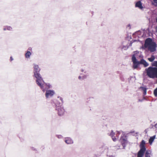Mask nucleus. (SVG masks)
Listing matches in <instances>:
<instances>
[{"instance_id": "12", "label": "nucleus", "mask_w": 157, "mask_h": 157, "mask_svg": "<svg viewBox=\"0 0 157 157\" xmlns=\"http://www.w3.org/2000/svg\"><path fill=\"white\" fill-rule=\"evenodd\" d=\"M115 134L112 131L110 134L109 135V136H111L112 138V140L114 141H116L117 139L113 135Z\"/></svg>"}, {"instance_id": "16", "label": "nucleus", "mask_w": 157, "mask_h": 157, "mask_svg": "<svg viewBox=\"0 0 157 157\" xmlns=\"http://www.w3.org/2000/svg\"><path fill=\"white\" fill-rule=\"evenodd\" d=\"M140 89L143 91V94L144 95H145L146 94V89L145 88L141 87L140 88Z\"/></svg>"}, {"instance_id": "29", "label": "nucleus", "mask_w": 157, "mask_h": 157, "mask_svg": "<svg viewBox=\"0 0 157 157\" xmlns=\"http://www.w3.org/2000/svg\"><path fill=\"white\" fill-rule=\"evenodd\" d=\"M4 30H6V28H4Z\"/></svg>"}, {"instance_id": "10", "label": "nucleus", "mask_w": 157, "mask_h": 157, "mask_svg": "<svg viewBox=\"0 0 157 157\" xmlns=\"http://www.w3.org/2000/svg\"><path fill=\"white\" fill-rule=\"evenodd\" d=\"M136 7H138L141 9L143 8V7L142 6V4L140 1H139L136 3Z\"/></svg>"}, {"instance_id": "31", "label": "nucleus", "mask_w": 157, "mask_h": 157, "mask_svg": "<svg viewBox=\"0 0 157 157\" xmlns=\"http://www.w3.org/2000/svg\"><path fill=\"white\" fill-rule=\"evenodd\" d=\"M156 21H157V18H156Z\"/></svg>"}, {"instance_id": "14", "label": "nucleus", "mask_w": 157, "mask_h": 157, "mask_svg": "<svg viewBox=\"0 0 157 157\" xmlns=\"http://www.w3.org/2000/svg\"><path fill=\"white\" fill-rule=\"evenodd\" d=\"M151 152L150 151H147L145 153V157H150Z\"/></svg>"}, {"instance_id": "11", "label": "nucleus", "mask_w": 157, "mask_h": 157, "mask_svg": "<svg viewBox=\"0 0 157 157\" xmlns=\"http://www.w3.org/2000/svg\"><path fill=\"white\" fill-rule=\"evenodd\" d=\"M140 64H142L144 65L145 67H147L148 66V64L146 62V61L143 59H142L140 62Z\"/></svg>"}, {"instance_id": "17", "label": "nucleus", "mask_w": 157, "mask_h": 157, "mask_svg": "<svg viewBox=\"0 0 157 157\" xmlns=\"http://www.w3.org/2000/svg\"><path fill=\"white\" fill-rule=\"evenodd\" d=\"M155 57L153 56H152L150 58H148V59L150 62H152L155 59Z\"/></svg>"}, {"instance_id": "4", "label": "nucleus", "mask_w": 157, "mask_h": 157, "mask_svg": "<svg viewBox=\"0 0 157 157\" xmlns=\"http://www.w3.org/2000/svg\"><path fill=\"white\" fill-rule=\"evenodd\" d=\"M139 53V52L136 51L134 52V54L133 55L132 57V60L133 63V68L134 69L136 68L138 65L140 63V62L137 61L136 58H138V54Z\"/></svg>"}, {"instance_id": "8", "label": "nucleus", "mask_w": 157, "mask_h": 157, "mask_svg": "<svg viewBox=\"0 0 157 157\" xmlns=\"http://www.w3.org/2000/svg\"><path fill=\"white\" fill-rule=\"evenodd\" d=\"M54 94L53 90H48L46 92L45 96L46 98H48L52 96Z\"/></svg>"}, {"instance_id": "5", "label": "nucleus", "mask_w": 157, "mask_h": 157, "mask_svg": "<svg viewBox=\"0 0 157 157\" xmlns=\"http://www.w3.org/2000/svg\"><path fill=\"white\" fill-rule=\"evenodd\" d=\"M120 141L122 144V146L125 147V144L127 143V138L125 135L123 133L120 139Z\"/></svg>"}, {"instance_id": "7", "label": "nucleus", "mask_w": 157, "mask_h": 157, "mask_svg": "<svg viewBox=\"0 0 157 157\" xmlns=\"http://www.w3.org/2000/svg\"><path fill=\"white\" fill-rule=\"evenodd\" d=\"M146 151V148H141L137 154V157H142Z\"/></svg>"}, {"instance_id": "6", "label": "nucleus", "mask_w": 157, "mask_h": 157, "mask_svg": "<svg viewBox=\"0 0 157 157\" xmlns=\"http://www.w3.org/2000/svg\"><path fill=\"white\" fill-rule=\"evenodd\" d=\"M56 109L58 110V115L60 116L63 115L64 113V110L61 106H59L56 105Z\"/></svg>"}, {"instance_id": "28", "label": "nucleus", "mask_w": 157, "mask_h": 157, "mask_svg": "<svg viewBox=\"0 0 157 157\" xmlns=\"http://www.w3.org/2000/svg\"><path fill=\"white\" fill-rule=\"evenodd\" d=\"M117 132L119 133V134H120L121 133V132Z\"/></svg>"}, {"instance_id": "2", "label": "nucleus", "mask_w": 157, "mask_h": 157, "mask_svg": "<svg viewBox=\"0 0 157 157\" xmlns=\"http://www.w3.org/2000/svg\"><path fill=\"white\" fill-rule=\"evenodd\" d=\"M144 46L146 48H147L151 52H153L155 50L156 44L150 38L146 39Z\"/></svg>"}, {"instance_id": "30", "label": "nucleus", "mask_w": 157, "mask_h": 157, "mask_svg": "<svg viewBox=\"0 0 157 157\" xmlns=\"http://www.w3.org/2000/svg\"><path fill=\"white\" fill-rule=\"evenodd\" d=\"M60 99L61 100V101H62V99L61 98H60Z\"/></svg>"}, {"instance_id": "27", "label": "nucleus", "mask_w": 157, "mask_h": 157, "mask_svg": "<svg viewBox=\"0 0 157 157\" xmlns=\"http://www.w3.org/2000/svg\"><path fill=\"white\" fill-rule=\"evenodd\" d=\"M156 31L157 32V26L156 28Z\"/></svg>"}, {"instance_id": "25", "label": "nucleus", "mask_w": 157, "mask_h": 157, "mask_svg": "<svg viewBox=\"0 0 157 157\" xmlns=\"http://www.w3.org/2000/svg\"><path fill=\"white\" fill-rule=\"evenodd\" d=\"M13 60V59H12V57H10V60H11V61H12V60Z\"/></svg>"}, {"instance_id": "24", "label": "nucleus", "mask_w": 157, "mask_h": 157, "mask_svg": "<svg viewBox=\"0 0 157 157\" xmlns=\"http://www.w3.org/2000/svg\"><path fill=\"white\" fill-rule=\"evenodd\" d=\"M153 0L155 3H156V4L157 3V0Z\"/></svg>"}, {"instance_id": "26", "label": "nucleus", "mask_w": 157, "mask_h": 157, "mask_svg": "<svg viewBox=\"0 0 157 157\" xmlns=\"http://www.w3.org/2000/svg\"><path fill=\"white\" fill-rule=\"evenodd\" d=\"M29 50H31L32 49V48H29Z\"/></svg>"}, {"instance_id": "23", "label": "nucleus", "mask_w": 157, "mask_h": 157, "mask_svg": "<svg viewBox=\"0 0 157 157\" xmlns=\"http://www.w3.org/2000/svg\"><path fill=\"white\" fill-rule=\"evenodd\" d=\"M57 136L59 138H61L62 137V136L61 135H58Z\"/></svg>"}, {"instance_id": "19", "label": "nucleus", "mask_w": 157, "mask_h": 157, "mask_svg": "<svg viewBox=\"0 0 157 157\" xmlns=\"http://www.w3.org/2000/svg\"><path fill=\"white\" fill-rule=\"evenodd\" d=\"M154 93L155 95L157 97V88L155 90Z\"/></svg>"}, {"instance_id": "9", "label": "nucleus", "mask_w": 157, "mask_h": 157, "mask_svg": "<svg viewBox=\"0 0 157 157\" xmlns=\"http://www.w3.org/2000/svg\"><path fill=\"white\" fill-rule=\"evenodd\" d=\"M65 142L67 144H71L73 143L72 140L69 137H67L65 138Z\"/></svg>"}, {"instance_id": "13", "label": "nucleus", "mask_w": 157, "mask_h": 157, "mask_svg": "<svg viewBox=\"0 0 157 157\" xmlns=\"http://www.w3.org/2000/svg\"><path fill=\"white\" fill-rule=\"evenodd\" d=\"M155 137V136H154L152 137H151L149 140V143L151 145L152 143V142L154 140Z\"/></svg>"}, {"instance_id": "15", "label": "nucleus", "mask_w": 157, "mask_h": 157, "mask_svg": "<svg viewBox=\"0 0 157 157\" xmlns=\"http://www.w3.org/2000/svg\"><path fill=\"white\" fill-rule=\"evenodd\" d=\"M146 144L144 140H142L140 143V147H145V145Z\"/></svg>"}, {"instance_id": "21", "label": "nucleus", "mask_w": 157, "mask_h": 157, "mask_svg": "<svg viewBox=\"0 0 157 157\" xmlns=\"http://www.w3.org/2000/svg\"><path fill=\"white\" fill-rule=\"evenodd\" d=\"M86 78L85 76H84L82 78V79H84L85 78ZM82 78V77L81 76H79L78 77V78L79 79H81Z\"/></svg>"}, {"instance_id": "18", "label": "nucleus", "mask_w": 157, "mask_h": 157, "mask_svg": "<svg viewBox=\"0 0 157 157\" xmlns=\"http://www.w3.org/2000/svg\"><path fill=\"white\" fill-rule=\"evenodd\" d=\"M31 53L29 52H27L25 54V57L27 58H29L30 55H31Z\"/></svg>"}, {"instance_id": "22", "label": "nucleus", "mask_w": 157, "mask_h": 157, "mask_svg": "<svg viewBox=\"0 0 157 157\" xmlns=\"http://www.w3.org/2000/svg\"><path fill=\"white\" fill-rule=\"evenodd\" d=\"M12 29V28L10 27H7V29L10 30Z\"/></svg>"}, {"instance_id": "20", "label": "nucleus", "mask_w": 157, "mask_h": 157, "mask_svg": "<svg viewBox=\"0 0 157 157\" xmlns=\"http://www.w3.org/2000/svg\"><path fill=\"white\" fill-rule=\"evenodd\" d=\"M152 65L157 67V61L153 62L152 63Z\"/></svg>"}, {"instance_id": "1", "label": "nucleus", "mask_w": 157, "mask_h": 157, "mask_svg": "<svg viewBox=\"0 0 157 157\" xmlns=\"http://www.w3.org/2000/svg\"><path fill=\"white\" fill-rule=\"evenodd\" d=\"M34 75L36 78V81L37 85L41 87L43 91H44L46 89L50 88L51 87V85L45 83L40 76V75L38 73L40 69L38 66L34 65Z\"/></svg>"}, {"instance_id": "3", "label": "nucleus", "mask_w": 157, "mask_h": 157, "mask_svg": "<svg viewBox=\"0 0 157 157\" xmlns=\"http://www.w3.org/2000/svg\"><path fill=\"white\" fill-rule=\"evenodd\" d=\"M147 75L150 78H154L157 76V68L149 67L146 69Z\"/></svg>"}]
</instances>
